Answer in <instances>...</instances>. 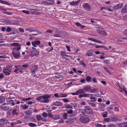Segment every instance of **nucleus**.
Returning <instances> with one entry per match:
<instances>
[{
    "label": "nucleus",
    "mask_w": 127,
    "mask_h": 127,
    "mask_svg": "<svg viewBox=\"0 0 127 127\" xmlns=\"http://www.w3.org/2000/svg\"><path fill=\"white\" fill-rule=\"evenodd\" d=\"M21 49V47L14 48L13 49L12 53L13 56L16 59H18L20 58V52L19 51Z\"/></svg>",
    "instance_id": "f257e3e1"
},
{
    "label": "nucleus",
    "mask_w": 127,
    "mask_h": 127,
    "mask_svg": "<svg viewBox=\"0 0 127 127\" xmlns=\"http://www.w3.org/2000/svg\"><path fill=\"white\" fill-rule=\"evenodd\" d=\"M80 120L81 123L85 124L89 122L90 120L89 117L87 116H84L80 118Z\"/></svg>",
    "instance_id": "f03ea898"
},
{
    "label": "nucleus",
    "mask_w": 127,
    "mask_h": 127,
    "mask_svg": "<svg viewBox=\"0 0 127 127\" xmlns=\"http://www.w3.org/2000/svg\"><path fill=\"white\" fill-rule=\"evenodd\" d=\"M103 29L100 27H98L97 28L96 31L97 32L99 33L103 36H105L107 34L106 32L103 30Z\"/></svg>",
    "instance_id": "7ed1b4c3"
},
{
    "label": "nucleus",
    "mask_w": 127,
    "mask_h": 127,
    "mask_svg": "<svg viewBox=\"0 0 127 127\" xmlns=\"http://www.w3.org/2000/svg\"><path fill=\"white\" fill-rule=\"evenodd\" d=\"M3 72L6 75H9L11 72V69L8 67H6L4 68L3 70Z\"/></svg>",
    "instance_id": "20e7f679"
},
{
    "label": "nucleus",
    "mask_w": 127,
    "mask_h": 127,
    "mask_svg": "<svg viewBox=\"0 0 127 127\" xmlns=\"http://www.w3.org/2000/svg\"><path fill=\"white\" fill-rule=\"evenodd\" d=\"M55 1L54 0H43L42 3L46 5H51L54 4Z\"/></svg>",
    "instance_id": "39448f33"
},
{
    "label": "nucleus",
    "mask_w": 127,
    "mask_h": 127,
    "mask_svg": "<svg viewBox=\"0 0 127 127\" xmlns=\"http://www.w3.org/2000/svg\"><path fill=\"white\" fill-rule=\"evenodd\" d=\"M82 7L85 10L88 11L91 10V8L90 6L88 3H84L82 5Z\"/></svg>",
    "instance_id": "423d86ee"
},
{
    "label": "nucleus",
    "mask_w": 127,
    "mask_h": 127,
    "mask_svg": "<svg viewBox=\"0 0 127 127\" xmlns=\"http://www.w3.org/2000/svg\"><path fill=\"white\" fill-rule=\"evenodd\" d=\"M84 110L86 113L88 114H91L93 111L89 107L87 106H85V109Z\"/></svg>",
    "instance_id": "0eeeda50"
},
{
    "label": "nucleus",
    "mask_w": 127,
    "mask_h": 127,
    "mask_svg": "<svg viewBox=\"0 0 127 127\" xmlns=\"http://www.w3.org/2000/svg\"><path fill=\"white\" fill-rule=\"evenodd\" d=\"M123 5V3H119L116 5L115 6L113 7V8L114 10H117L121 8Z\"/></svg>",
    "instance_id": "6e6552de"
},
{
    "label": "nucleus",
    "mask_w": 127,
    "mask_h": 127,
    "mask_svg": "<svg viewBox=\"0 0 127 127\" xmlns=\"http://www.w3.org/2000/svg\"><path fill=\"white\" fill-rule=\"evenodd\" d=\"M6 103L2 104L0 108L1 109L5 111L8 110L9 109V107Z\"/></svg>",
    "instance_id": "1a4fd4ad"
},
{
    "label": "nucleus",
    "mask_w": 127,
    "mask_h": 127,
    "mask_svg": "<svg viewBox=\"0 0 127 127\" xmlns=\"http://www.w3.org/2000/svg\"><path fill=\"white\" fill-rule=\"evenodd\" d=\"M83 94H80L79 95V97L80 98H82V97H91V96H92V95L89 94H87L86 93H83Z\"/></svg>",
    "instance_id": "9d476101"
},
{
    "label": "nucleus",
    "mask_w": 127,
    "mask_h": 127,
    "mask_svg": "<svg viewBox=\"0 0 127 127\" xmlns=\"http://www.w3.org/2000/svg\"><path fill=\"white\" fill-rule=\"evenodd\" d=\"M38 67L37 65H34L32 67V69H31V72L33 73L32 74H35V72L37 71L38 69Z\"/></svg>",
    "instance_id": "9b49d317"
},
{
    "label": "nucleus",
    "mask_w": 127,
    "mask_h": 127,
    "mask_svg": "<svg viewBox=\"0 0 127 127\" xmlns=\"http://www.w3.org/2000/svg\"><path fill=\"white\" fill-rule=\"evenodd\" d=\"M92 89L91 86L89 85L85 86L83 88V90L84 92H85L89 91Z\"/></svg>",
    "instance_id": "f8f14e48"
},
{
    "label": "nucleus",
    "mask_w": 127,
    "mask_h": 127,
    "mask_svg": "<svg viewBox=\"0 0 127 127\" xmlns=\"http://www.w3.org/2000/svg\"><path fill=\"white\" fill-rule=\"evenodd\" d=\"M19 112V109L18 108L14 109L12 111V114L13 115H17Z\"/></svg>",
    "instance_id": "ddd939ff"
},
{
    "label": "nucleus",
    "mask_w": 127,
    "mask_h": 127,
    "mask_svg": "<svg viewBox=\"0 0 127 127\" xmlns=\"http://www.w3.org/2000/svg\"><path fill=\"white\" fill-rule=\"evenodd\" d=\"M41 42L40 41L36 40L32 42V45L34 47H37L36 45H38L40 44Z\"/></svg>",
    "instance_id": "4468645a"
},
{
    "label": "nucleus",
    "mask_w": 127,
    "mask_h": 127,
    "mask_svg": "<svg viewBox=\"0 0 127 127\" xmlns=\"http://www.w3.org/2000/svg\"><path fill=\"white\" fill-rule=\"evenodd\" d=\"M15 67L16 69H15L14 71L16 73H19V72H18V71L19 69L22 70L23 69L22 67H21V66H20V65L15 66Z\"/></svg>",
    "instance_id": "2eb2a0df"
},
{
    "label": "nucleus",
    "mask_w": 127,
    "mask_h": 127,
    "mask_svg": "<svg viewBox=\"0 0 127 127\" xmlns=\"http://www.w3.org/2000/svg\"><path fill=\"white\" fill-rule=\"evenodd\" d=\"M121 12L123 14L127 13V4H126L122 9Z\"/></svg>",
    "instance_id": "dca6fc26"
},
{
    "label": "nucleus",
    "mask_w": 127,
    "mask_h": 127,
    "mask_svg": "<svg viewBox=\"0 0 127 127\" xmlns=\"http://www.w3.org/2000/svg\"><path fill=\"white\" fill-rule=\"evenodd\" d=\"M80 2V0H79L76 1H72L70 3V4L71 6L77 5Z\"/></svg>",
    "instance_id": "f3484780"
},
{
    "label": "nucleus",
    "mask_w": 127,
    "mask_h": 127,
    "mask_svg": "<svg viewBox=\"0 0 127 127\" xmlns=\"http://www.w3.org/2000/svg\"><path fill=\"white\" fill-rule=\"evenodd\" d=\"M0 122L1 123H4V124H9L8 120L5 118H2L0 119Z\"/></svg>",
    "instance_id": "a211bd4d"
},
{
    "label": "nucleus",
    "mask_w": 127,
    "mask_h": 127,
    "mask_svg": "<svg viewBox=\"0 0 127 127\" xmlns=\"http://www.w3.org/2000/svg\"><path fill=\"white\" fill-rule=\"evenodd\" d=\"M31 54L33 57H34L39 54V53L36 50H33L31 52Z\"/></svg>",
    "instance_id": "6ab92c4d"
},
{
    "label": "nucleus",
    "mask_w": 127,
    "mask_h": 127,
    "mask_svg": "<svg viewBox=\"0 0 127 127\" xmlns=\"http://www.w3.org/2000/svg\"><path fill=\"white\" fill-rule=\"evenodd\" d=\"M53 104L54 105L57 106H61L63 105V104L59 101H56L54 102Z\"/></svg>",
    "instance_id": "aec40b11"
},
{
    "label": "nucleus",
    "mask_w": 127,
    "mask_h": 127,
    "mask_svg": "<svg viewBox=\"0 0 127 127\" xmlns=\"http://www.w3.org/2000/svg\"><path fill=\"white\" fill-rule=\"evenodd\" d=\"M6 101L7 103V104H11V102H12V100L11 97H8L6 99Z\"/></svg>",
    "instance_id": "412c9836"
},
{
    "label": "nucleus",
    "mask_w": 127,
    "mask_h": 127,
    "mask_svg": "<svg viewBox=\"0 0 127 127\" xmlns=\"http://www.w3.org/2000/svg\"><path fill=\"white\" fill-rule=\"evenodd\" d=\"M70 94V93H67L66 94H63L61 93H60V98L65 97H67L68 95Z\"/></svg>",
    "instance_id": "4be33fe9"
},
{
    "label": "nucleus",
    "mask_w": 127,
    "mask_h": 127,
    "mask_svg": "<svg viewBox=\"0 0 127 127\" xmlns=\"http://www.w3.org/2000/svg\"><path fill=\"white\" fill-rule=\"evenodd\" d=\"M25 30L26 31H29L30 32H38V33L39 34H41L42 33L39 31H37V30H34L32 29H26Z\"/></svg>",
    "instance_id": "5701e85b"
},
{
    "label": "nucleus",
    "mask_w": 127,
    "mask_h": 127,
    "mask_svg": "<svg viewBox=\"0 0 127 127\" xmlns=\"http://www.w3.org/2000/svg\"><path fill=\"white\" fill-rule=\"evenodd\" d=\"M38 10L35 9H30V12L32 14H36L37 13Z\"/></svg>",
    "instance_id": "b1692460"
},
{
    "label": "nucleus",
    "mask_w": 127,
    "mask_h": 127,
    "mask_svg": "<svg viewBox=\"0 0 127 127\" xmlns=\"http://www.w3.org/2000/svg\"><path fill=\"white\" fill-rule=\"evenodd\" d=\"M0 3L3 4H5L9 6L10 5V3L8 2L7 1H4L1 0H0Z\"/></svg>",
    "instance_id": "393cba45"
},
{
    "label": "nucleus",
    "mask_w": 127,
    "mask_h": 127,
    "mask_svg": "<svg viewBox=\"0 0 127 127\" xmlns=\"http://www.w3.org/2000/svg\"><path fill=\"white\" fill-rule=\"evenodd\" d=\"M0 3L3 4H5L9 6L10 5V3L8 2L7 1H4L1 0H0Z\"/></svg>",
    "instance_id": "a878e982"
},
{
    "label": "nucleus",
    "mask_w": 127,
    "mask_h": 127,
    "mask_svg": "<svg viewBox=\"0 0 127 127\" xmlns=\"http://www.w3.org/2000/svg\"><path fill=\"white\" fill-rule=\"evenodd\" d=\"M93 55V51L92 50L88 51L86 55L90 57Z\"/></svg>",
    "instance_id": "bb28decb"
},
{
    "label": "nucleus",
    "mask_w": 127,
    "mask_h": 127,
    "mask_svg": "<svg viewBox=\"0 0 127 127\" xmlns=\"http://www.w3.org/2000/svg\"><path fill=\"white\" fill-rule=\"evenodd\" d=\"M42 96L43 99H47L49 98L51 95H48L47 94H45L44 95Z\"/></svg>",
    "instance_id": "cd10ccee"
},
{
    "label": "nucleus",
    "mask_w": 127,
    "mask_h": 127,
    "mask_svg": "<svg viewBox=\"0 0 127 127\" xmlns=\"http://www.w3.org/2000/svg\"><path fill=\"white\" fill-rule=\"evenodd\" d=\"M28 125L31 127H34L37 126L36 125L32 123H30L28 124Z\"/></svg>",
    "instance_id": "c85d7f7f"
},
{
    "label": "nucleus",
    "mask_w": 127,
    "mask_h": 127,
    "mask_svg": "<svg viewBox=\"0 0 127 127\" xmlns=\"http://www.w3.org/2000/svg\"><path fill=\"white\" fill-rule=\"evenodd\" d=\"M73 118H70L68 120V121H66L65 122L68 124H71L73 122Z\"/></svg>",
    "instance_id": "c756f323"
},
{
    "label": "nucleus",
    "mask_w": 127,
    "mask_h": 127,
    "mask_svg": "<svg viewBox=\"0 0 127 127\" xmlns=\"http://www.w3.org/2000/svg\"><path fill=\"white\" fill-rule=\"evenodd\" d=\"M91 78L89 76H88L86 78V81L88 82H92Z\"/></svg>",
    "instance_id": "7c9ffc66"
},
{
    "label": "nucleus",
    "mask_w": 127,
    "mask_h": 127,
    "mask_svg": "<svg viewBox=\"0 0 127 127\" xmlns=\"http://www.w3.org/2000/svg\"><path fill=\"white\" fill-rule=\"evenodd\" d=\"M43 117L40 115H38L36 116V119L38 121H39L42 120Z\"/></svg>",
    "instance_id": "2f4dec72"
},
{
    "label": "nucleus",
    "mask_w": 127,
    "mask_h": 127,
    "mask_svg": "<svg viewBox=\"0 0 127 127\" xmlns=\"http://www.w3.org/2000/svg\"><path fill=\"white\" fill-rule=\"evenodd\" d=\"M71 106L72 107V109L73 108H75L76 107L77 105L75 103H70Z\"/></svg>",
    "instance_id": "473e14b6"
},
{
    "label": "nucleus",
    "mask_w": 127,
    "mask_h": 127,
    "mask_svg": "<svg viewBox=\"0 0 127 127\" xmlns=\"http://www.w3.org/2000/svg\"><path fill=\"white\" fill-rule=\"evenodd\" d=\"M78 94H81L82 93H84V92L83 89H79L77 91Z\"/></svg>",
    "instance_id": "72a5a7b5"
},
{
    "label": "nucleus",
    "mask_w": 127,
    "mask_h": 127,
    "mask_svg": "<svg viewBox=\"0 0 127 127\" xmlns=\"http://www.w3.org/2000/svg\"><path fill=\"white\" fill-rule=\"evenodd\" d=\"M21 67L23 68V69H24V68L28 67L29 66V65L28 64H24L22 65H20Z\"/></svg>",
    "instance_id": "f704fd0d"
},
{
    "label": "nucleus",
    "mask_w": 127,
    "mask_h": 127,
    "mask_svg": "<svg viewBox=\"0 0 127 127\" xmlns=\"http://www.w3.org/2000/svg\"><path fill=\"white\" fill-rule=\"evenodd\" d=\"M59 116L58 115H56L53 116L52 119L55 120H57L59 118Z\"/></svg>",
    "instance_id": "c9c22d12"
},
{
    "label": "nucleus",
    "mask_w": 127,
    "mask_h": 127,
    "mask_svg": "<svg viewBox=\"0 0 127 127\" xmlns=\"http://www.w3.org/2000/svg\"><path fill=\"white\" fill-rule=\"evenodd\" d=\"M32 113V111L31 110H27L25 112V114L27 115H30Z\"/></svg>",
    "instance_id": "e433bc0d"
},
{
    "label": "nucleus",
    "mask_w": 127,
    "mask_h": 127,
    "mask_svg": "<svg viewBox=\"0 0 127 127\" xmlns=\"http://www.w3.org/2000/svg\"><path fill=\"white\" fill-rule=\"evenodd\" d=\"M19 44L18 43H13L11 44L12 46H19Z\"/></svg>",
    "instance_id": "4c0bfd02"
},
{
    "label": "nucleus",
    "mask_w": 127,
    "mask_h": 127,
    "mask_svg": "<svg viewBox=\"0 0 127 127\" xmlns=\"http://www.w3.org/2000/svg\"><path fill=\"white\" fill-rule=\"evenodd\" d=\"M68 115V114L67 113H64L63 115V118L65 119H66L67 118Z\"/></svg>",
    "instance_id": "58836bf2"
},
{
    "label": "nucleus",
    "mask_w": 127,
    "mask_h": 127,
    "mask_svg": "<svg viewBox=\"0 0 127 127\" xmlns=\"http://www.w3.org/2000/svg\"><path fill=\"white\" fill-rule=\"evenodd\" d=\"M5 100V98L3 96L0 97V102L2 103Z\"/></svg>",
    "instance_id": "ea45409f"
},
{
    "label": "nucleus",
    "mask_w": 127,
    "mask_h": 127,
    "mask_svg": "<svg viewBox=\"0 0 127 127\" xmlns=\"http://www.w3.org/2000/svg\"><path fill=\"white\" fill-rule=\"evenodd\" d=\"M90 105L93 107H96V104L94 103H91L88 104Z\"/></svg>",
    "instance_id": "a19ab883"
},
{
    "label": "nucleus",
    "mask_w": 127,
    "mask_h": 127,
    "mask_svg": "<svg viewBox=\"0 0 127 127\" xmlns=\"http://www.w3.org/2000/svg\"><path fill=\"white\" fill-rule=\"evenodd\" d=\"M60 54L62 56V57L65 56L66 54V53L64 51H61L60 52Z\"/></svg>",
    "instance_id": "79ce46f5"
},
{
    "label": "nucleus",
    "mask_w": 127,
    "mask_h": 127,
    "mask_svg": "<svg viewBox=\"0 0 127 127\" xmlns=\"http://www.w3.org/2000/svg\"><path fill=\"white\" fill-rule=\"evenodd\" d=\"M104 8H107V7H103L101 9L102 12L104 13H106V11L107 10H106L104 9Z\"/></svg>",
    "instance_id": "37998d69"
},
{
    "label": "nucleus",
    "mask_w": 127,
    "mask_h": 127,
    "mask_svg": "<svg viewBox=\"0 0 127 127\" xmlns=\"http://www.w3.org/2000/svg\"><path fill=\"white\" fill-rule=\"evenodd\" d=\"M43 99V98L42 96H40L39 97H36L35 99L37 101L40 100H40H41V99Z\"/></svg>",
    "instance_id": "c03bdc74"
},
{
    "label": "nucleus",
    "mask_w": 127,
    "mask_h": 127,
    "mask_svg": "<svg viewBox=\"0 0 127 127\" xmlns=\"http://www.w3.org/2000/svg\"><path fill=\"white\" fill-rule=\"evenodd\" d=\"M21 107H22L23 109H26L28 107V106L26 105V104H24L23 105H21Z\"/></svg>",
    "instance_id": "a18cd8bd"
},
{
    "label": "nucleus",
    "mask_w": 127,
    "mask_h": 127,
    "mask_svg": "<svg viewBox=\"0 0 127 127\" xmlns=\"http://www.w3.org/2000/svg\"><path fill=\"white\" fill-rule=\"evenodd\" d=\"M71 106L70 104H67L65 106V107L66 108L72 109V107Z\"/></svg>",
    "instance_id": "49530a36"
},
{
    "label": "nucleus",
    "mask_w": 127,
    "mask_h": 127,
    "mask_svg": "<svg viewBox=\"0 0 127 127\" xmlns=\"http://www.w3.org/2000/svg\"><path fill=\"white\" fill-rule=\"evenodd\" d=\"M103 113H105V114H102V116L104 118H105L107 117L108 113L106 111L104 112Z\"/></svg>",
    "instance_id": "de8ad7c7"
},
{
    "label": "nucleus",
    "mask_w": 127,
    "mask_h": 127,
    "mask_svg": "<svg viewBox=\"0 0 127 127\" xmlns=\"http://www.w3.org/2000/svg\"><path fill=\"white\" fill-rule=\"evenodd\" d=\"M95 126L96 127H102L103 126L100 124L97 123L95 124Z\"/></svg>",
    "instance_id": "09e8293b"
},
{
    "label": "nucleus",
    "mask_w": 127,
    "mask_h": 127,
    "mask_svg": "<svg viewBox=\"0 0 127 127\" xmlns=\"http://www.w3.org/2000/svg\"><path fill=\"white\" fill-rule=\"evenodd\" d=\"M103 68L105 70L110 74H111V73L110 72L109 70L108 69V68L106 67H103Z\"/></svg>",
    "instance_id": "8fccbe9b"
},
{
    "label": "nucleus",
    "mask_w": 127,
    "mask_h": 127,
    "mask_svg": "<svg viewBox=\"0 0 127 127\" xmlns=\"http://www.w3.org/2000/svg\"><path fill=\"white\" fill-rule=\"evenodd\" d=\"M54 96L57 98H60V93H55L54 94Z\"/></svg>",
    "instance_id": "3c124183"
},
{
    "label": "nucleus",
    "mask_w": 127,
    "mask_h": 127,
    "mask_svg": "<svg viewBox=\"0 0 127 127\" xmlns=\"http://www.w3.org/2000/svg\"><path fill=\"white\" fill-rule=\"evenodd\" d=\"M42 115L44 117H46L48 116V114L45 112L43 113L42 114Z\"/></svg>",
    "instance_id": "603ef678"
},
{
    "label": "nucleus",
    "mask_w": 127,
    "mask_h": 127,
    "mask_svg": "<svg viewBox=\"0 0 127 127\" xmlns=\"http://www.w3.org/2000/svg\"><path fill=\"white\" fill-rule=\"evenodd\" d=\"M104 9L106 10H108L109 11L112 12L113 11V10L111 9L110 7H107V8H104Z\"/></svg>",
    "instance_id": "864d4df0"
},
{
    "label": "nucleus",
    "mask_w": 127,
    "mask_h": 127,
    "mask_svg": "<svg viewBox=\"0 0 127 127\" xmlns=\"http://www.w3.org/2000/svg\"><path fill=\"white\" fill-rule=\"evenodd\" d=\"M103 62L104 64H108L110 63V61L107 60H104Z\"/></svg>",
    "instance_id": "5fc2aeb1"
},
{
    "label": "nucleus",
    "mask_w": 127,
    "mask_h": 127,
    "mask_svg": "<svg viewBox=\"0 0 127 127\" xmlns=\"http://www.w3.org/2000/svg\"><path fill=\"white\" fill-rule=\"evenodd\" d=\"M91 100L93 102H95L96 100V99L94 97H91Z\"/></svg>",
    "instance_id": "6e6d98bb"
},
{
    "label": "nucleus",
    "mask_w": 127,
    "mask_h": 127,
    "mask_svg": "<svg viewBox=\"0 0 127 127\" xmlns=\"http://www.w3.org/2000/svg\"><path fill=\"white\" fill-rule=\"evenodd\" d=\"M94 42H96L98 43H100V44H101L102 43V42L101 41H99L97 39H94Z\"/></svg>",
    "instance_id": "4d7b16f0"
},
{
    "label": "nucleus",
    "mask_w": 127,
    "mask_h": 127,
    "mask_svg": "<svg viewBox=\"0 0 127 127\" xmlns=\"http://www.w3.org/2000/svg\"><path fill=\"white\" fill-rule=\"evenodd\" d=\"M49 101V100L48 99H44V100L43 101L40 100V102L42 103H46L48 102Z\"/></svg>",
    "instance_id": "13d9d810"
},
{
    "label": "nucleus",
    "mask_w": 127,
    "mask_h": 127,
    "mask_svg": "<svg viewBox=\"0 0 127 127\" xmlns=\"http://www.w3.org/2000/svg\"><path fill=\"white\" fill-rule=\"evenodd\" d=\"M63 59H65L66 60H69V57L68 56V55H65V56H64L62 57Z\"/></svg>",
    "instance_id": "bf43d9fd"
},
{
    "label": "nucleus",
    "mask_w": 127,
    "mask_h": 127,
    "mask_svg": "<svg viewBox=\"0 0 127 127\" xmlns=\"http://www.w3.org/2000/svg\"><path fill=\"white\" fill-rule=\"evenodd\" d=\"M104 121L106 122H108L110 121V119L108 118H106L104 119Z\"/></svg>",
    "instance_id": "052dcab7"
},
{
    "label": "nucleus",
    "mask_w": 127,
    "mask_h": 127,
    "mask_svg": "<svg viewBox=\"0 0 127 127\" xmlns=\"http://www.w3.org/2000/svg\"><path fill=\"white\" fill-rule=\"evenodd\" d=\"M12 29L10 27H7L6 29V31L7 32H10L11 31Z\"/></svg>",
    "instance_id": "680f3d73"
},
{
    "label": "nucleus",
    "mask_w": 127,
    "mask_h": 127,
    "mask_svg": "<svg viewBox=\"0 0 127 127\" xmlns=\"http://www.w3.org/2000/svg\"><path fill=\"white\" fill-rule=\"evenodd\" d=\"M31 99V98L29 97L26 98H23L22 99L23 101H28Z\"/></svg>",
    "instance_id": "e2e57ef3"
},
{
    "label": "nucleus",
    "mask_w": 127,
    "mask_h": 127,
    "mask_svg": "<svg viewBox=\"0 0 127 127\" xmlns=\"http://www.w3.org/2000/svg\"><path fill=\"white\" fill-rule=\"evenodd\" d=\"M22 12L23 13H25L28 14H29V11H28L23 10H22Z\"/></svg>",
    "instance_id": "0e129e2a"
},
{
    "label": "nucleus",
    "mask_w": 127,
    "mask_h": 127,
    "mask_svg": "<svg viewBox=\"0 0 127 127\" xmlns=\"http://www.w3.org/2000/svg\"><path fill=\"white\" fill-rule=\"evenodd\" d=\"M108 127H116V125L114 124H111L108 125Z\"/></svg>",
    "instance_id": "69168bd1"
},
{
    "label": "nucleus",
    "mask_w": 127,
    "mask_h": 127,
    "mask_svg": "<svg viewBox=\"0 0 127 127\" xmlns=\"http://www.w3.org/2000/svg\"><path fill=\"white\" fill-rule=\"evenodd\" d=\"M19 31L20 32H24V29L22 28H19Z\"/></svg>",
    "instance_id": "338daca9"
},
{
    "label": "nucleus",
    "mask_w": 127,
    "mask_h": 127,
    "mask_svg": "<svg viewBox=\"0 0 127 127\" xmlns=\"http://www.w3.org/2000/svg\"><path fill=\"white\" fill-rule=\"evenodd\" d=\"M92 81L94 83H97V80L95 78H94L92 79Z\"/></svg>",
    "instance_id": "774afa93"
}]
</instances>
